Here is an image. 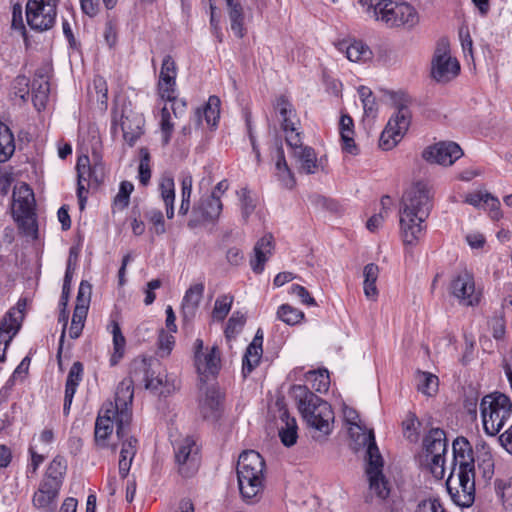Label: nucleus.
Instances as JSON below:
<instances>
[{
    "mask_svg": "<svg viewBox=\"0 0 512 512\" xmlns=\"http://www.w3.org/2000/svg\"><path fill=\"white\" fill-rule=\"evenodd\" d=\"M265 461L254 450L244 451L237 462V478L240 494L244 501H257L264 488Z\"/></svg>",
    "mask_w": 512,
    "mask_h": 512,
    "instance_id": "nucleus-4",
    "label": "nucleus"
},
{
    "mask_svg": "<svg viewBox=\"0 0 512 512\" xmlns=\"http://www.w3.org/2000/svg\"><path fill=\"white\" fill-rule=\"evenodd\" d=\"M234 297L230 294H223L217 297L212 311V318L215 321L222 322L229 314Z\"/></svg>",
    "mask_w": 512,
    "mask_h": 512,
    "instance_id": "nucleus-40",
    "label": "nucleus"
},
{
    "mask_svg": "<svg viewBox=\"0 0 512 512\" xmlns=\"http://www.w3.org/2000/svg\"><path fill=\"white\" fill-rule=\"evenodd\" d=\"M410 123V109L406 105H399L380 135L379 147L386 151L395 147L407 132Z\"/></svg>",
    "mask_w": 512,
    "mask_h": 512,
    "instance_id": "nucleus-12",
    "label": "nucleus"
},
{
    "mask_svg": "<svg viewBox=\"0 0 512 512\" xmlns=\"http://www.w3.org/2000/svg\"><path fill=\"white\" fill-rule=\"evenodd\" d=\"M137 439L129 437L122 442V448L120 451V457L134 459L137 452Z\"/></svg>",
    "mask_w": 512,
    "mask_h": 512,
    "instance_id": "nucleus-61",
    "label": "nucleus"
},
{
    "mask_svg": "<svg viewBox=\"0 0 512 512\" xmlns=\"http://www.w3.org/2000/svg\"><path fill=\"white\" fill-rule=\"evenodd\" d=\"M290 394L309 427L325 435L331 433L330 424L334 421V412L327 401L313 393L305 385H293Z\"/></svg>",
    "mask_w": 512,
    "mask_h": 512,
    "instance_id": "nucleus-3",
    "label": "nucleus"
},
{
    "mask_svg": "<svg viewBox=\"0 0 512 512\" xmlns=\"http://www.w3.org/2000/svg\"><path fill=\"white\" fill-rule=\"evenodd\" d=\"M159 190L163 202L175 201V184L172 177H163L159 184Z\"/></svg>",
    "mask_w": 512,
    "mask_h": 512,
    "instance_id": "nucleus-52",
    "label": "nucleus"
},
{
    "mask_svg": "<svg viewBox=\"0 0 512 512\" xmlns=\"http://www.w3.org/2000/svg\"><path fill=\"white\" fill-rule=\"evenodd\" d=\"M228 16L231 22V30L238 38H243L246 33L244 28V10L241 3L235 2L232 5H227Z\"/></svg>",
    "mask_w": 512,
    "mask_h": 512,
    "instance_id": "nucleus-35",
    "label": "nucleus"
},
{
    "mask_svg": "<svg viewBox=\"0 0 512 512\" xmlns=\"http://www.w3.org/2000/svg\"><path fill=\"white\" fill-rule=\"evenodd\" d=\"M433 187L425 181L405 191L400 206V230L404 244L415 245L425 230V221L434 205Z\"/></svg>",
    "mask_w": 512,
    "mask_h": 512,
    "instance_id": "nucleus-1",
    "label": "nucleus"
},
{
    "mask_svg": "<svg viewBox=\"0 0 512 512\" xmlns=\"http://www.w3.org/2000/svg\"><path fill=\"white\" fill-rule=\"evenodd\" d=\"M78 183H77V197L82 198L88 193V188L85 183L89 182L90 178L95 175V170L89 166V158L87 156L80 157L76 164Z\"/></svg>",
    "mask_w": 512,
    "mask_h": 512,
    "instance_id": "nucleus-33",
    "label": "nucleus"
},
{
    "mask_svg": "<svg viewBox=\"0 0 512 512\" xmlns=\"http://www.w3.org/2000/svg\"><path fill=\"white\" fill-rule=\"evenodd\" d=\"M306 380L311 383L312 389L319 393L327 392L329 389L330 379L327 370L309 371Z\"/></svg>",
    "mask_w": 512,
    "mask_h": 512,
    "instance_id": "nucleus-44",
    "label": "nucleus"
},
{
    "mask_svg": "<svg viewBox=\"0 0 512 512\" xmlns=\"http://www.w3.org/2000/svg\"><path fill=\"white\" fill-rule=\"evenodd\" d=\"M275 109L281 118V128L285 133L286 143L294 154L295 150L299 151L305 147L302 144L301 133L298 131L299 119L296 111L292 103L284 95L277 98Z\"/></svg>",
    "mask_w": 512,
    "mask_h": 512,
    "instance_id": "nucleus-11",
    "label": "nucleus"
},
{
    "mask_svg": "<svg viewBox=\"0 0 512 512\" xmlns=\"http://www.w3.org/2000/svg\"><path fill=\"white\" fill-rule=\"evenodd\" d=\"M460 73L459 61L450 54L449 44L441 40L431 62V77L439 83H447Z\"/></svg>",
    "mask_w": 512,
    "mask_h": 512,
    "instance_id": "nucleus-10",
    "label": "nucleus"
},
{
    "mask_svg": "<svg viewBox=\"0 0 512 512\" xmlns=\"http://www.w3.org/2000/svg\"><path fill=\"white\" fill-rule=\"evenodd\" d=\"M283 425L279 428V438L286 447L296 444L298 439V426L296 419L291 417L287 410L283 411L280 416Z\"/></svg>",
    "mask_w": 512,
    "mask_h": 512,
    "instance_id": "nucleus-30",
    "label": "nucleus"
},
{
    "mask_svg": "<svg viewBox=\"0 0 512 512\" xmlns=\"http://www.w3.org/2000/svg\"><path fill=\"white\" fill-rule=\"evenodd\" d=\"M477 469L483 479L488 482L494 475V460L489 452H484L477 456Z\"/></svg>",
    "mask_w": 512,
    "mask_h": 512,
    "instance_id": "nucleus-47",
    "label": "nucleus"
},
{
    "mask_svg": "<svg viewBox=\"0 0 512 512\" xmlns=\"http://www.w3.org/2000/svg\"><path fill=\"white\" fill-rule=\"evenodd\" d=\"M205 371L211 375L218 373L220 368V353L217 347H213L209 353L204 356Z\"/></svg>",
    "mask_w": 512,
    "mask_h": 512,
    "instance_id": "nucleus-54",
    "label": "nucleus"
},
{
    "mask_svg": "<svg viewBox=\"0 0 512 512\" xmlns=\"http://www.w3.org/2000/svg\"><path fill=\"white\" fill-rule=\"evenodd\" d=\"M12 28L21 30L23 34L26 32L22 18V6L18 3L12 8Z\"/></svg>",
    "mask_w": 512,
    "mask_h": 512,
    "instance_id": "nucleus-63",
    "label": "nucleus"
},
{
    "mask_svg": "<svg viewBox=\"0 0 512 512\" xmlns=\"http://www.w3.org/2000/svg\"><path fill=\"white\" fill-rule=\"evenodd\" d=\"M175 462L179 474L184 478L192 477L199 468L198 448L191 438L176 443L174 446Z\"/></svg>",
    "mask_w": 512,
    "mask_h": 512,
    "instance_id": "nucleus-17",
    "label": "nucleus"
},
{
    "mask_svg": "<svg viewBox=\"0 0 512 512\" xmlns=\"http://www.w3.org/2000/svg\"><path fill=\"white\" fill-rule=\"evenodd\" d=\"M463 156L461 147L453 141H442L424 149L423 159L443 166H451Z\"/></svg>",
    "mask_w": 512,
    "mask_h": 512,
    "instance_id": "nucleus-19",
    "label": "nucleus"
},
{
    "mask_svg": "<svg viewBox=\"0 0 512 512\" xmlns=\"http://www.w3.org/2000/svg\"><path fill=\"white\" fill-rule=\"evenodd\" d=\"M222 208L220 195H216L215 192L201 197L191 210L187 226L194 229L206 222H214L220 216Z\"/></svg>",
    "mask_w": 512,
    "mask_h": 512,
    "instance_id": "nucleus-15",
    "label": "nucleus"
},
{
    "mask_svg": "<svg viewBox=\"0 0 512 512\" xmlns=\"http://www.w3.org/2000/svg\"><path fill=\"white\" fill-rule=\"evenodd\" d=\"M431 461L429 463L430 471L437 479H442L445 473V455H430Z\"/></svg>",
    "mask_w": 512,
    "mask_h": 512,
    "instance_id": "nucleus-59",
    "label": "nucleus"
},
{
    "mask_svg": "<svg viewBox=\"0 0 512 512\" xmlns=\"http://www.w3.org/2000/svg\"><path fill=\"white\" fill-rule=\"evenodd\" d=\"M67 470V461L62 456H56L49 464L45 477L63 484Z\"/></svg>",
    "mask_w": 512,
    "mask_h": 512,
    "instance_id": "nucleus-43",
    "label": "nucleus"
},
{
    "mask_svg": "<svg viewBox=\"0 0 512 512\" xmlns=\"http://www.w3.org/2000/svg\"><path fill=\"white\" fill-rule=\"evenodd\" d=\"M112 334L114 353L110 358V365L115 366L124 355L126 340L117 322L113 323Z\"/></svg>",
    "mask_w": 512,
    "mask_h": 512,
    "instance_id": "nucleus-41",
    "label": "nucleus"
},
{
    "mask_svg": "<svg viewBox=\"0 0 512 512\" xmlns=\"http://www.w3.org/2000/svg\"><path fill=\"white\" fill-rule=\"evenodd\" d=\"M61 486V483L45 477V479L40 483L39 489L43 490V492L46 494H50L51 496L57 498Z\"/></svg>",
    "mask_w": 512,
    "mask_h": 512,
    "instance_id": "nucleus-62",
    "label": "nucleus"
},
{
    "mask_svg": "<svg viewBox=\"0 0 512 512\" xmlns=\"http://www.w3.org/2000/svg\"><path fill=\"white\" fill-rule=\"evenodd\" d=\"M274 238L272 234H265L254 246V257L250 259V266L254 273L261 274L264 271L265 263L274 249Z\"/></svg>",
    "mask_w": 512,
    "mask_h": 512,
    "instance_id": "nucleus-23",
    "label": "nucleus"
},
{
    "mask_svg": "<svg viewBox=\"0 0 512 512\" xmlns=\"http://www.w3.org/2000/svg\"><path fill=\"white\" fill-rule=\"evenodd\" d=\"M128 379L164 397L176 389L174 380L170 381L167 375L154 376V372L151 371V359L145 357H137L131 362Z\"/></svg>",
    "mask_w": 512,
    "mask_h": 512,
    "instance_id": "nucleus-7",
    "label": "nucleus"
},
{
    "mask_svg": "<svg viewBox=\"0 0 512 512\" xmlns=\"http://www.w3.org/2000/svg\"><path fill=\"white\" fill-rule=\"evenodd\" d=\"M223 395L216 386L208 387L199 401V412L203 419L216 422L222 413Z\"/></svg>",
    "mask_w": 512,
    "mask_h": 512,
    "instance_id": "nucleus-21",
    "label": "nucleus"
},
{
    "mask_svg": "<svg viewBox=\"0 0 512 512\" xmlns=\"http://www.w3.org/2000/svg\"><path fill=\"white\" fill-rule=\"evenodd\" d=\"M363 290L365 296L370 300H376L378 296V289L376 282L379 276V267L375 263L365 265L363 269Z\"/></svg>",
    "mask_w": 512,
    "mask_h": 512,
    "instance_id": "nucleus-32",
    "label": "nucleus"
},
{
    "mask_svg": "<svg viewBox=\"0 0 512 512\" xmlns=\"http://www.w3.org/2000/svg\"><path fill=\"white\" fill-rule=\"evenodd\" d=\"M30 89L34 107L38 111L45 109L50 93L48 79L44 75H37L32 80Z\"/></svg>",
    "mask_w": 512,
    "mask_h": 512,
    "instance_id": "nucleus-28",
    "label": "nucleus"
},
{
    "mask_svg": "<svg viewBox=\"0 0 512 512\" xmlns=\"http://www.w3.org/2000/svg\"><path fill=\"white\" fill-rule=\"evenodd\" d=\"M452 470L446 488L453 502L460 507H470L475 500V458L472 445L463 436L452 443Z\"/></svg>",
    "mask_w": 512,
    "mask_h": 512,
    "instance_id": "nucleus-2",
    "label": "nucleus"
},
{
    "mask_svg": "<svg viewBox=\"0 0 512 512\" xmlns=\"http://www.w3.org/2000/svg\"><path fill=\"white\" fill-rule=\"evenodd\" d=\"M246 322L245 315L240 311H235L229 318L225 327V336L230 339L235 337L242 329Z\"/></svg>",
    "mask_w": 512,
    "mask_h": 512,
    "instance_id": "nucleus-48",
    "label": "nucleus"
},
{
    "mask_svg": "<svg viewBox=\"0 0 512 512\" xmlns=\"http://www.w3.org/2000/svg\"><path fill=\"white\" fill-rule=\"evenodd\" d=\"M176 63L172 56L166 55L162 61L159 75L158 90L162 100L171 101L176 91Z\"/></svg>",
    "mask_w": 512,
    "mask_h": 512,
    "instance_id": "nucleus-20",
    "label": "nucleus"
},
{
    "mask_svg": "<svg viewBox=\"0 0 512 512\" xmlns=\"http://www.w3.org/2000/svg\"><path fill=\"white\" fill-rule=\"evenodd\" d=\"M366 474L369 481V490L380 500H385L390 494L389 483L383 474V458L376 445L374 435H369L366 451Z\"/></svg>",
    "mask_w": 512,
    "mask_h": 512,
    "instance_id": "nucleus-8",
    "label": "nucleus"
},
{
    "mask_svg": "<svg viewBox=\"0 0 512 512\" xmlns=\"http://www.w3.org/2000/svg\"><path fill=\"white\" fill-rule=\"evenodd\" d=\"M56 498L51 496L50 494H46L43 490L38 489L33 496V505L38 509H45L50 511L53 509L52 505L54 504Z\"/></svg>",
    "mask_w": 512,
    "mask_h": 512,
    "instance_id": "nucleus-55",
    "label": "nucleus"
},
{
    "mask_svg": "<svg viewBox=\"0 0 512 512\" xmlns=\"http://www.w3.org/2000/svg\"><path fill=\"white\" fill-rule=\"evenodd\" d=\"M419 23V14L411 4L407 2L391 1L386 10L384 25L388 28L405 27L411 29Z\"/></svg>",
    "mask_w": 512,
    "mask_h": 512,
    "instance_id": "nucleus-18",
    "label": "nucleus"
},
{
    "mask_svg": "<svg viewBox=\"0 0 512 512\" xmlns=\"http://www.w3.org/2000/svg\"><path fill=\"white\" fill-rule=\"evenodd\" d=\"M140 163L138 167V178L142 185L146 186L151 178L150 154L146 148L140 150Z\"/></svg>",
    "mask_w": 512,
    "mask_h": 512,
    "instance_id": "nucleus-50",
    "label": "nucleus"
},
{
    "mask_svg": "<svg viewBox=\"0 0 512 512\" xmlns=\"http://www.w3.org/2000/svg\"><path fill=\"white\" fill-rule=\"evenodd\" d=\"M132 419L131 410L124 408L117 410L113 408V403L105 410H101L95 422L94 439L97 446L107 447V439L113 432L114 423H116V435L119 439L128 435Z\"/></svg>",
    "mask_w": 512,
    "mask_h": 512,
    "instance_id": "nucleus-6",
    "label": "nucleus"
},
{
    "mask_svg": "<svg viewBox=\"0 0 512 512\" xmlns=\"http://www.w3.org/2000/svg\"><path fill=\"white\" fill-rule=\"evenodd\" d=\"M134 190V185L129 181H122L119 186V191L114 198V205L123 210L128 207L130 202V195Z\"/></svg>",
    "mask_w": 512,
    "mask_h": 512,
    "instance_id": "nucleus-49",
    "label": "nucleus"
},
{
    "mask_svg": "<svg viewBox=\"0 0 512 512\" xmlns=\"http://www.w3.org/2000/svg\"><path fill=\"white\" fill-rule=\"evenodd\" d=\"M83 370L84 368L81 362L76 361L72 364L67 376L65 390L76 392L77 387L82 380Z\"/></svg>",
    "mask_w": 512,
    "mask_h": 512,
    "instance_id": "nucleus-51",
    "label": "nucleus"
},
{
    "mask_svg": "<svg viewBox=\"0 0 512 512\" xmlns=\"http://www.w3.org/2000/svg\"><path fill=\"white\" fill-rule=\"evenodd\" d=\"M290 293L297 296L301 303L307 306H316L315 299L310 295L309 291L299 284H292L290 287Z\"/></svg>",
    "mask_w": 512,
    "mask_h": 512,
    "instance_id": "nucleus-58",
    "label": "nucleus"
},
{
    "mask_svg": "<svg viewBox=\"0 0 512 512\" xmlns=\"http://www.w3.org/2000/svg\"><path fill=\"white\" fill-rule=\"evenodd\" d=\"M26 308V299H19L0 321V361L5 360L6 349L21 328Z\"/></svg>",
    "mask_w": 512,
    "mask_h": 512,
    "instance_id": "nucleus-13",
    "label": "nucleus"
},
{
    "mask_svg": "<svg viewBox=\"0 0 512 512\" xmlns=\"http://www.w3.org/2000/svg\"><path fill=\"white\" fill-rule=\"evenodd\" d=\"M480 413L485 433L495 436L511 417L512 402L501 392L487 394L481 399Z\"/></svg>",
    "mask_w": 512,
    "mask_h": 512,
    "instance_id": "nucleus-5",
    "label": "nucleus"
},
{
    "mask_svg": "<svg viewBox=\"0 0 512 512\" xmlns=\"http://www.w3.org/2000/svg\"><path fill=\"white\" fill-rule=\"evenodd\" d=\"M263 332L258 329L253 340L247 346L242 359V374L247 377L260 363L263 354Z\"/></svg>",
    "mask_w": 512,
    "mask_h": 512,
    "instance_id": "nucleus-22",
    "label": "nucleus"
},
{
    "mask_svg": "<svg viewBox=\"0 0 512 512\" xmlns=\"http://www.w3.org/2000/svg\"><path fill=\"white\" fill-rule=\"evenodd\" d=\"M204 289V283L200 282L191 285L186 290L181 304L182 314L185 320H191L194 318L196 310L198 309L203 297Z\"/></svg>",
    "mask_w": 512,
    "mask_h": 512,
    "instance_id": "nucleus-24",
    "label": "nucleus"
},
{
    "mask_svg": "<svg viewBox=\"0 0 512 512\" xmlns=\"http://www.w3.org/2000/svg\"><path fill=\"white\" fill-rule=\"evenodd\" d=\"M342 150L351 155H357L359 149L354 141V122L349 115H342L339 122Z\"/></svg>",
    "mask_w": 512,
    "mask_h": 512,
    "instance_id": "nucleus-29",
    "label": "nucleus"
},
{
    "mask_svg": "<svg viewBox=\"0 0 512 512\" xmlns=\"http://www.w3.org/2000/svg\"><path fill=\"white\" fill-rule=\"evenodd\" d=\"M276 314L279 320L291 326L301 323L305 318V314L301 310L290 304L280 305Z\"/></svg>",
    "mask_w": 512,
    "mask_h": 512,
    "instance_id": "nucleus-38",
    "label": "nucleus"
},
{
    "mask_svg": "<svg viewBox=\"0 0 512 512\" xmlns=\"http://www.w3.org/2000/svg\"><path fill=\"white\" fill-rule=\"evenodd\" d=\"M438 377L429 372L418 373L417 389L425 395L431 396L437 391Z\"/></svg>",
    "mask_w": 512,
    "mask_h": 512,
    "instance_id": "nucleus-46",
    "label": "nucleus"
},
{
    "mask_svg": "<svg viewBox=\"0 0 512 512\" xmlns=\"http://www.w3.org/2000/svg\"><path fill=\"white\" fill-rule=\"evenodd\" d=\"M392 0H358L363 13L370 19L381 22L385 21L386 10L389 9Z\"/></svg>",
    "mask_w": 512,
    "mask_h": 512,
    "instance_id": "nucleus-31",
    "label": "nucleus"
},
{
    "mask_svg": "<svg viewBox=\"0 0 512 512\" xmlns=\"http://www.w3.org/2000/svg\"><path fill=\"white\" fill-rule=\"evenodd\" d=\"M420 421L413 412H408L402 422L403 434L410 442H416L419 438Z\"/></svg>",
    "mask_w": 512,
    "mask_h": 512,
    "instance_id": "nucleus-45",
    "label": "nucleus"
},
{
    "mask_svg": "<svg viewBox=\"0 0 512 512\" xmlns=\"http://www.w3.org/2000/svg\"><path fill=\"white\" fill-rule=\"evenodd\" d=\"M451 294L463 306H477L480 303L482 293L476 290L474 277L468 271H463L455 276L450 284Z\"/></svg>",
    "mask_w": 512,
    "mask_h": 512,
    "instance_id": "nucleus-16",
    "label": "nucleus"
},
{
    "mask_svg": "<svg viewBox=\"0 0 512 512\" xmlns=\"http://www.w3.org/2000/svg\"><path fill=\"white\" fill-rule=\"evenodd\" d=\"M346 56L352 62L367 61L372 58V51L362 41H354L347 47Z\"/></svg>",
    "mask_w": 512,
    "mask_h": 512,
    "instance_id": "nucleus-42",
    "label": "nucleus"
},
{
    "mask_svg": "<svg viewBox=\"0 0 512 512\" xmlns=\"http://www.w3.org/2000/svg\"><path fill=\"white\" fill-rule=\"evenodd\" d=\"M58 0H28L25 7L26 21L37 32L51 29L56 21Z\"/></svg>",
    "mask_w": 512,
    "mask_h": 512,
    "instance_id": "nucleus-9",
    "label": "nucleus"
},
{
    "mask_svg": "<svg viewBox=\"0 0 512 512\" xmlns=\"http://www.w3.org/2000/svg\"><path fill=\"white\" fill-rule=\"evenodd\" d=\"M92 286L88 281L82 280L77 293L76 305L82 304L89 308Z\"/></svg>",
    "mask_w": 512,
    "mask_h": 512,
    "instance_id": "nucleus-60",
    "label": "nucleus"
},
{
    "mask_svg": "<svg viewBox=\"0 0 512 512\" xmlns=\"http://www.w3.org/2000/svg\"><path fill=\"white\" fill-rule=\"evenodd\" d=\"M423 446L427 455H446L448 440L446 432L441 428H432L423 439Z\"/></svg>",
    "mask_w": 512,
    "mask_h": 512,
    "instance_id": "nucleus-26",
    "label": "nucleus"
},
{
    "mask_svg": "<svg viewBox=\"0 0 512 512\" xmlns=\"http://www.w3.org/2000/svg\"><path fill=\"white\" fill-rule=\"evenodd\" d=\"M301 163V168L308 174L315 172L317 168V159L314 149L308 146L301 148L299 151L295 150L293 154Z\"/></svg>",
    "mask_w": 512,
    "mask_h": 512,
    "instance_id": "nucleus-39",
    "label": "nucleus"
},
{
    "mask_svg": "<svg viewBox=\"0 0 512 512\" xmlns=\"http://www.w3.org/2000/svg\"><path fill=\"white\" fill-rule=\"evenodd\" d=\"M146 218L153 224L157 235H162L166 232L162 211L158 209H151L146 212Z\"/></svg>",
    "mask_w": 512,
    "mask_h": 512,
    "instance_id": "nucleus-56",
    "label": "nucleus"
},
{
    "mask_svg": "<svg viewBox=\"0 0 512 512\" xmlns=\"http://www.w3.org/2000/svg\"><path fill=\"white\" fill-rule=\"evenodd\" d=\"M272 157L276 160L275 166L279 181L284 187L289 189L293 188L295 185V179L285 159L281 140L276 139L275 150Z\"/></svg>",
    "mask_w": 512,
    "mask_h": 512,
    "instance_id": "nucleus-25",
    "label": "nucleus"
},
{
    "mask_svg": "<svg viewBox=\"0 0 512 512\" xmlns=\"http://www.w3.org/2000/svg\"><path fill=\"white\" fill-rule=\"evenodd\" d=\"M14 151V136L9 127L0 122V163H4L9 160Z\"/></svg>",
    "mask_w": 512,
    "mask_h": 512,
    "instance_id": "nucleus-36",
    "label": "nucleus"
},
{
    "mask_svg": "<svg viewBox=\"0 0 512 512\" xmlns=\"http://www.w3.org/2000/svg\"><path fill=\"white\" fill-rule=\"evenodd\" d=\"M136 385L128 378L123 379L118 387L115 394V404H113V408L117 410H123L124 408L130 410L129 405H131L133 400V386Z\"/></svg>",
    "mask_w": 512,
    "mask_h": 512,
    "instance_id": "nucleus-34",
    "label": "nucleus"
},
{
    "mask_svg": "<svg viewBox=\"0 0 512 512\" xmlns=\"http://www.w3.org/2000/svg\"><path fill=\"white\" fill-rule=\"evenodd\" d=\"M484 197H485V200L483 202L482 207L483 208H489L491 210V212L494 213L492 217L495 218V219H498L499 216H500V212H499L500 202H499V200L496 197H494L493 195H491L490 193H487V192H485Z\"/></svg>",
    "mask_w": 512,
    "mask_h": 512,
    "instance_id": "nucleus-64",
    "label": "nucleus"
},
{
    "mask_svg": "<svg viewBox=\"0 0 512 512\" xmlns=\"http://www.w3.org/2000/svg\"><path fill=\"white\" fill-rule=\"evenodd\" d=\"M414 512H446L438 498H429L420 501Z\"/></svg>",
    "mask_w": 512,
    "mask_h": 512,
    "instance_id": "nucleus-57",
    "label": "nucleus"
},
{
    "mask_svg": "<svg viewBox=\"0 0 512 512\" xmlns=\"http://www.w3.org/2000/svg\"><path fill=\"white\" fill-rule=\"evenodd\" d=\"M12 216L18 225L25 228L28 221L35 222V198L33 190L25 183L13 191Z\"/></svg>",
    "mask_w": 512,
    "mask_h": 512,
    "instance_id": "nucleus-14",
    "label": "nucleus"
},
{
    "mask_svg": "<svg viewBox=\"0 0 512 512\" xmlns=\"http://www.w3.org/2000/svg\"><path fill=\"white\" fill-rule=\"evenodd\" d=\"M175 344V338L173 335L166 333L163 329L160 331L158 337V353L161 357L168 356Z\"/></svg>",
    "mask_w": 512,
    "mask_h": 512,
    "instance_id": "nucleus-53",
    "label": "nucleus"
},
{
    "mask_svg": "<svg viewBox=\"0 0 512 512\" xmlns=\"http://www.w3.org/2000/svg\"><path fill=\"white\" fill-rule=\"evenodd\" d=\"M135 122H136V125L133 128L132 120L129 118V116H125L123 114L121 115L120 128L122 130L123 137H124L125 141L130 146H133L135 144V142L137 141V139L142 134V130H141L142 126L141 125L143 123V120L140 118H136Z\"/></svg>",
    "mask_w": 512,
    "mask_h": 512,
    "instance_id": "nucleus-37",
    "label": "nucleus"
},
{
    "mask_svg": "<svg viewBox=\"0 0 512 512\" xmlns=\"http://www.w3.org/2000/svg\"><path fill=\"white\" fill-rule=\"evenodd\" d=\"M220 117V99L212 95L209 97L207 103L195 111L194 120L197 125L202 123V119L206 121L209 126H216Z\"/></svg>",
    "mask_w": 512,
    "mask_h": 512,
    "instance_id": "nucleus-27",
    "label": "nucleus"
}]
</instances>
